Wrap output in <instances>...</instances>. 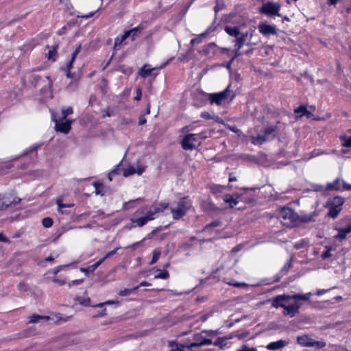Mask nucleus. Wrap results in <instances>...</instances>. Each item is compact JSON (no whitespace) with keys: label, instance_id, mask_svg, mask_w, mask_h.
I'll return each instance as SVG.
<instances>
[{"label":"nucleus","instance_id":"nucleus-1","mask_svg":"<svg viewBox=\"0 0 351 351\" xmlns=\"http://www.w3.org/2000/svg\"><path fill=\"white\" fill-rule=\"evenodd\" d=\"M202 96L204 98L208 99L211 105H216L217 106L223 108L232 101L235 97V94L230 88V86H228L221 92L215 93H203Z\"/></svg>","mask_w":351,"mask_h":351},{"label":"nucleus","instance_id":"nucleus-2","mask_svg":"<svg viewBox=\"0 0 351 351\" xmlns=\"http://www.w3.org/2000/svg\"><path fill=\"white\" fill-rule=\"evenodd\" d=\"M51 119L55 123L56 131L63 134H68L71 129V121L66 119V117L71 114L73 111H61V117L58 111H51Z\"/></svg>","mask_w":351,"mask_h":351},{"label":"nucleus","instance_id":"nucleus-3","mask_svg":"<svg viewBox=\"0 0 351 351\" xmlns=\"http://www.w3.org/2000/svg\"><path fill=\"white\" fill-rule=\"evenodd\" d=\"M29 82L34 86L43 84L40 89V93L44 98L48 99L52 97V82L49 76L42 77L38 74H31L29 76Z\"/></svg>","mask_w":351,"mask_h":351},{"label":"nucleus","instance_id":"nucleus-4","mask_svg":"<svg viewBox=\"0 0 351 351\" xmlns=\"http://www.w3.org/2000/svg\"><path fill=\"white\" fill-rule=\"evenodd\" d=\"M287 300H285L284 298H281L278 295L274 298L272 300V306L276 308H282L283 312L282 314L284 315H289L291 317H294L297 313H299V309L300 308L302 304L298 302H295L291 304L287 305L285 304Z\"/></svg>","mask_w":351,"mask_h":351},{"label":"nucleus","instance_id":"nucleus-5","mask_svg":"<svg viewBox=\"0 0 351 351\" xmlns=\"http://www.w3.org/2000/svg\"><path fill=\"white\" fill-rule=\"evenodd\" d=\"M176 206L171 208V213L174 220H179L185 216L191 208L193 202L189 196L181 197L176 203Z\"/></svg>","mask_w":351,"mask_h":351},{"label":"nucleus","instance_id":"nucleus-6","mask_svg":"<svg viewBox=\"0 0 351 351\" xmlns=\"http://www.w3.org/2000/svg\"><path fill=\"white\" fill-rule=\"evenodd\" d=\"M278 217L287 226H293L298 224V215L290 208H282L279 211Z\"/></svg>","mask_w":351,"mask_h":351},{"label":"nucleus","instance_id":"nucleus-7","mask_svg":"<svg viewBox=\"0 0 351 351\" xmlns=\"http://www.w3.org/2000/svg\"><path fill=\"white\" fill-rule=\"evenodd\" d=\"M276 125H269L265 128L263 134H258L252 138V143L254 145H262L265 142L274 140L278 134Z\"/></svg>","mask_w":351,"mask_h":351},{"label":"nucleus","instance_id":"nucleus-8","mask_svg":"<svg viewBox=\"0 0 351 351\" xmlns=\"http://www.w3.org/2000/svg\"><path fill=\"white\" fill-rule=\"evenodd\" d=\"M204 139V137L200 134H189L184 136L181 145L182 147L184 150H193L196 147V144L198 145L201 144V140Z\"/></svg>","mask_w":351,"mask_h":351},{"label":"nucleus","instance_id":"nucleus-9","mask_svg":"<svg viewBox=\"0 0 351 351\" xmlns=\"http://www.w3.org/2000/svg\"><path fill=\"white\" fill-rule=\"evenodd\" d=\"M344 202V198L341 196H335L330 199L327 203L329 208L328 215L332 219H335L341 211Z\"/></svg>","mask_w":351,"mask_h":351},{"label":"nucleus","instance_id":"nucleus-10","mask_svg":"<svg viewBox=\"0 0 351 351\" xmlns=\"http://www.w3.org/2000/svg\"><path fill=\"white\" fill-rule=\"evenodd\" d=\"M296 119L305 116L308 119L315 121L326 120L330 117L331 114L326 111H294Z\"/></svg>","mask_w":351,"mask_h":351},{"label":"nucleus","instance_id":"nucleus-11","mask_svg":"<svg viewBox=\"0 0 351 351\" xmlns=\"http://www.w3.org/2000/svg\"><path fill=\"white\" fill-rule=\"evenodd\" d=\"M281 5L278 2L269 1L264 3L260 8L259 12L263 14H265L269 17L274 16H280V10Z\"/></svg>","mask_w":351,"mask_h":351},{"label":"nucleus","instance_id":"nucleus-12","mask_svg":"<svg viewBox=\"0 0 351 351\" xmlns=\"http://www.w3.org/2000/svg\"><path fill=\"white\" fill-rule=\"evenodd\" d=\"M326 191H351V184L337 178L332 182L328 183L326 186Z\"/></svg>","mask_w":351,"mask_h":351},{"label":"nucleus","instance_id":"nucleus-13","mask_svg":"<svg viewBox=\"0 0 351 351\" xmlns=\"http://www.w3.org/2000/svg\"><path fill=\"white\" fill-rule=\"evenodd\" d=\"M259 32L265 37H269L277 34V29L275 25H270L267 21H262L258 25Z\"/></svg>","mask_w":351,"mask_h":351},{"label":"nucleus","instance_id":"nucleus-14","mask_svg":"<svg viewBox=\"0 0 351 351\" xmlns=\"http://www.w3.org/2000/svg\"><path fill=\"white\" fill-rule=\"evenodd\" d=\"M256 189H247L243 187V202L247 204L254 205L256 202L255 195Z\"/></svg>","mask_w":351,"mask_h":351},{"label":"nucleus","instance_id":"nucleus-15","mask_svg":"<svg viewBox=\"0 0 351 351\" xmlns=\"http://www.w3.org/2000/svg\"><path fill=\"white\" fill-rule=\"evenodd\" d=\"M138 27H134L132 29L124 32L123 34L119 35L114 40V49L116 50L119 49L121 45L123 43V41L130 36L132 32L138 31Z\"/></svg>","mask_w":351,"mask_h":351},{"label":"nucleus","instance_id":"nucleus-16","mask_svg":"<svg viewBox=\"0 0 351 351\" xmlns=\"http://www.w3.org/2000/svg\"><path fill=\"white\" fill-rule=\"evenodd\" d=\"M167 64V62L165 63L164 64H162L159 67H153L151 68L149 64H145L143 65L138 71V75L141 76L143 78H145L147 76L152 75V73L156 69H163L166 65Z\"/></svg>","mask_w":351,"mask_h":351},{"label":"nucleus","instance_id":"nucleus-17","mask_svg":"<svg viewBox=\"0 0 351 351\" xmlns=\"http://www.w3.org/2000/svg\"><path fill=\"white\" fill-rule=\"evenodd\" d=\"M311 295V293H308L306 294H300V293H295L293 295H278V296L281 298H284L285 300L289 301L291 300H304L308 301L310 299V297Z\"/></svg>","mask_w":351,"mask_h":351},{"label":"nucleus","instance_id":"nucleus-18","mask_svg":"<svg viewBox=\"0 0 351 351\" xmlns=\"http://www.w3.org/2000/svg\"><path fill=\"white\" fill-rule=\"evenodd\" d=\"M239 195L238 193L233 194H225L223 195V201L228 204L231 208H233L239 203Z\"/></svg>","mask_w":351,"mask_h":351},{"label":"nucleus","instance_id":"nucleus-19","mask_svg":"<svg viewBox=\"0 0 351 351\" xmlns=\"http://www.w3.org/2000/svg\"><path fill=\"white\" fill-rule=\"evenodd\" d=\"M289 344V341L280 339L277 341H273L268 343L266 346L269 350H277L287 346Z\"/></svg>","mask_w":351,"mask_h":351},{"label":"nucleus","instance_id":"nucleus-20","mask_svg":"<svg viewBox=\"0 0 351 351\" xmlns=\"http://www.w3.org/2000/svg\"><path fill=\"white\" fill-rule=\"evenodd\" d=\"M80 50H81V45H79L75 49V51L73 52L71 59L67 63V69H68V72L66 73V77H71V73L70 70L73 68V64L75 60L76 59L77 56L78 55V53L80 51Z\"/></svg>","mask_w":351,"mask_h":351},{"label":"nucleus","instance_id":"nucleus-21","mask_svg":"<svg viewBox=\"0 0 351 351\" xmlns=\"http://www.w3.org/2000/svg\"><path fill=\"white\" fill-rule=\"evenodd\" d=\"M313 339L308 335H304L297 337V342L303 347H311Z\"/></svg>","mask_w":351,"mask_h":351},{"label":"nucleus","instance_id":"nucleus-22","mask_svg":"<svg viewBox=\"0 0 351 351\" xmlns=\"http://www.w3.org/2000/svg\"><path fill=\"white\" fill-rule=\"evenodd\" d=\"M351 232V223L348 224L347 226L344 228H340L338 229V233L335 236V238L339 239L341 240L346 238L348 234Z\"/></svg>","mask_w":351,"mask_h":351},{"label":"nucleus","instance_id":"nucleus-23","mask_svg":"<svg viewBox=\"0 0 351 351\" xmlns=\"http://www.w3.org/2000/svg\"><path fill=\"white\" fill-rule=\"evenodd\" d=\"M130 220L132 223V227L133 228L143 227L148 222L147 218L145 215L137 218H132Z\"/></svg>","mask_w":351,"mask_h":351},{"label":"nucleus","instance_id":"nucleus-24","mask_svg":"<svg viewBox=\"0 0 351 351\" xmlns=\"http://www.w3.org/2000/svg\"><path fill=\"white\" fill-rule=\"evenodd\" d=\"M315 216H317V214L315 212L302 215H298V223H308L311 221H315L314 218Z\"/></svg>","mask_w":351,"mask_h":351},{"label":"nucleus","instance_id":"nucleus-25","mask_svg":"<svg viewBox=\"0 0 351 351\" xmlns=\"http://www.w3.org/2000/svg\"><path fill=\"white\" fill-rule=\"evenodd\" d=\"M200 206L204 212H213L215 210L216 207L211 202L204 200L201 202Z\"/></svg>","mask_w":351,"mask_h":351},{"label":"nucleus","instance_id":"nucleus-26","mask_svg":"<svg viewBox=\"0 0 351 351\" xmlns=\"http://www.w3.org/2000/svg\"><path fill=\"white\" fill-rule=\"evenodd\" d=\"M49 319H50V317L49 316L40 315L34 313V314L32 315L31 316H29V321H28L27 324H34V323L39 322L40 320L48 321Z\"/></svg>","mask_w":351,"mask_h":351},{"label":"nucleus","instance_id":"nucleus-27","mask_svg":"<svg viewBox=\"0 0 351 351\" xmlns=\"http://www.w3.org/2000/svg\"><path fill=\"white\" fill-rule=\"evenodd\" d=\"M215 27H213V26L208 27L204 33L201 34L199 36V37L192 39L191 41V43L193 45H196V44H199L201 42L202 37L206 36L208 34L213 32L215 30Z\"/></svg>","mask_w":351,"mask_h":351},{"label":"nucleus","instance_id":"nucleus-28","mask_svg":"<svg viewBox=\"0 0 351 351\" xmlns=\"http://www.w3.org/2000/svg\"><path fill=\"white\" fill-rule=\"evenodd\" d=\"M169 346L171 347L169 351H186V348H187L184 345L177 343L174 341H169Z\"/></svg>","mask_w":351,"mask_h":351},{"label":"nucleus","instance_id":"nucleus-29","mask_svg":"<svg viewBox=\"0 0 351 351\" xmlns=\"http://www.w3.org/2000/svg\"><path fill=\"white\" fill-rule=\"evenodd\" d=\"M138 290V287H134L130 289H124L120 290L118 293V295L120 296H127L130 294L136 293Z\"/></svg>","mask_w":351,"mask_h":351},{"label":"nucleus","instance_id":"nucleus-30","mask_svg":"<svg viewBox=\"0 0 351 351\" xmlns=\"http://www.w3.org/2000/svg\"><path fill=\"white\" fill-rule=\"evenodd\" d=\"M212 343H213V341L210 339L204 337L202 339H201L198 342H194V343H191L190 347L191 348L199 347V346H205V345H211Z\"/></svg>","mask_w":351,"mask_h":351},{"label":"nucleus","instance_id":"nucleus-31","mask_svg":"<svg viewBox=\"0 0 351 351\" xmlns=\"http://www.w3.org/2000/svg\"><path fill=\"white\" fill-rule=\"evenodd\" d=\"M201 117L206 120L213 119L217 123H223V119L219 117H212L208 111H203L201 114Z\"/></svg>","mask_w":351,"mask_h":351},{"label":"nucleus","instance_id":"nucleus-32","mask_svg":"<svg viewBox=\"0 0 351 351\" xmlns=\"http://www.w3.org/2000/svg\"><path fill=\"white\" fill-rule=\"evenodd\" d=\"M226 32L231 36H237L239 34V28L235 26H227L226 27Z\"/></svg>","mask_w":351,"mask_h":351},{"label":"nucleus","instance_id":"nucleus-33","mask_svg":"<svg viewBox=\"0 0 351 351\" xmlns=\"http://www.w3.org/2000/svg\"><path fill=\"white\" fill-rule=\"evenodd\" d=\"M221 225V221L219 220H215L213 222L206 225L204 228V231H209L213 228L218 227Z\"/></svg>","mask_w":351,"mask_h":351},{"label":"nucleus","instance_id":"nucleus-34","mask_svg":"<svg viewBox=\"0 0 351 351\" xmlns=\"http://www.w3.org/2000/svg\"><path fill=\"white\" fill-rule=\"evenodd\" d=\"M160 254H161L160 250L159 249H155L153 251V256H152V261L149 263V265H154V263H156L158 261V260L159 259Z\"/></svg>","mask_w":351,"mask_h":351},{"label":"nucleus","instance_id":"nucleus-35","mask_svg":"<svg viewBox=\"0 0 351 351\" xmlns=\"http://www.w3.org/2000/svg\"><path fill=\"white\" fill-rule=\"evenodd\" d=\"M226 337H218L217 339L213 343L215 346H219L221 348H223L226 346Z\"/></svg>","mask_w":351,"mask_h":351},{"label":"nucleus","instance_id":"nucleus-36","mask_svg":"<svg viewBox=\"0 0 351 351\" xmlns=\"http://www.w3.org/2000/svg\"><path fill=\"white\" fill-rule=\"evenodd\" d=\"M107 304H116L117 306H119L120 304V302L117 300H107L105 302L99 303V304L93 305V306L97 307V308H101Z\"/></svg>","mask_w":351,"mask_h":351},{"label":"nucleus","instance_id":"nucleus-37","mask_svg":"<svg viewBox=\"0 0 351 351\" xmlns=\"http://www.w3.org/2000/svg\"><path fill=\"white\" fill-rule=\"evenodd\" d=\"M311 347H314L317 349H321L326 346V343L324 341H315L313 339L312 340Z\"/></svg>","mask_w":351,"mask_h":351},{"label":"nucleus","instance_id":"nucleus-38","mask_svg":"<svg viewBox=\"0 0 351 351\" xmlns=\"http://www.w3.org/2000/svg\"><path fill=\"white\" fill-rule=\"evenodd\" d=\"M226 186L223 185H214L211 187V192L214 194L223 193Z\"/></svg>","mask_w":351,"mask_h":351},{"label":"nucleus","instance_id":"nucleus-39","mask_svg":"<svg viewBox=\"0 0 351 351\" xmlns=\"http://www.w3.org/2000/svg\"><path fill=\"white\" fill-rule=\"evenodd\" d=\"M53 223V221L49 217H45L42 220V225L45 228H50L52 226Z\"/></svg>","mask_w":351,"mask_h":351},{"label":"nucleus","instance_id":"nucleus-40","mask_svg":"<svg viewBox=\"0 0 351 351\" xmlns=\"http://www.w3.org/2000/svg\"><path fill=\"white\" fill-rule=\"evenodd\" d=\"M17 289L20 291L25 292V291H27L29 290V285L25 282H20L17 285Z\"/></svg>","mask_w":351,"mask_h":351},{"label":"nucleus","instance_id":"nucleus-41","mask_svg":"<svg viewBox=\"0 0 351 351\" xmlns=\"http://www.w3.org/2000/svg\"><path fill=\"white\" fill-rule=\"evenodd\" d=\"M136 173V169L134 167L130 166L129 168L124 169L123 176L124 177H128L130 175H133Z\"/></svg>","mask_w":351,"mask_h":351},{"label":"nucleus","instance_id":"nucleus-42","mask_svg":"<svg viewBox=\"0 0 351 351\" xmlns=\"http://www.w3.org/2000/svg\"><path fill=\"white\" fill-rule=\"evenodd\" d=\"M169 276V274L167 270H163L158 274L155 276V278L167 279Z\"/></svg>","mask_w":351,"mask_h":351},{"label":"nucleus","instance_id":"nucleus-43","mask_svg":"<svg viewBox=\"0 0 351 351\" xmlns=\"http://www.w3.org/2000/svg\"><path fill=\"white\" fill-rule=\"evenodd\" d=\"M121 248V247H117L115 249H114L113 250L108 252L104 257H102L103 258H104V261L108 258H110L111 256H112L113 255H114Z\"/></svg>","mask_w":351,"mask_h":351},{"label":"nucleus","instance_id":"nucleus-44","mask_svg":"<svg viewBox=\"0 0 351 351\" xmlns=\"http://www.w3.org/2000/svg\"><path fill=\"white\" fill-rule=\"evenodd\" d=\"M154 215H155V214L152 210V209H149V210H147L145 215L146 218H147L148 221L154 220L155 219Z\"/></svg>","mask_w":351,"mask_h":351},{"label":"nucleus","instance_id":"nucleus-45","mask_svg":"<svg viewBox=\"0 0 351 351\" xmlns=\"http://www.w3.org/2000/svg\"><path fill=\"white\" fill-rule=\"evenodd\" d=\"M151 111H145V114H142L138 118V125H142L143 124H145L146 122H147V120L145 117V114H149L150 113Z\"/></svg>","mask_w":351,"mask_h":351},{"label":"nucleus","instance_id":"nucleus-46","mask_svg":"<svg viewBox=\"0 0 351 351\" xmlns=\"http://www.w3.org/2000/svg\"><path fill=\"white\" fill-rule=\"evenodd\" d=\"M56 50L55 48L50 49L47 53V58L49 60H55Z\"/></svg>","mask_w":351,"mask_h":351},{"label":"nucleus","instance_id":"nucleus-47","mask_svg":"<svg viewBox=\"0 0 351 351\" xmlns=\"http://www.w3.org/2000/svg\"><path fill=\"white\" fill-rule=\"evenodd\" d=\"M83 281H84V279L73 280L71 281L70 282H69V284H68L69 287H71L72 286L80 285L83 282Z\"/></svg>","mask_w":351,"mask_h":351},{"label":"nucleus","instance_id":"nucleus-48","mask_svg":"<svg viewBox=\"0 0 351 351\" xmlns=\"http://www.w3.org/2000/svg\"><path fill=\"white\" fill-rule=\"evenodd\" d=\"M21 202V199L19 197H15L13 200L8 203V206L13 207L19 204Z\"/></svg>","mask_w":351,"mask_h":351},{"label":"nucleus","instance_id":"nucleus-49","mask_svg":"<svg viewBox=\"0 0 351 351\" xmlns=\"http://www.w3.org/2000/svg\"><path fill=\"white\" fill-rule=\"evenodd\" d=\"M68 266H69V265H59V266L55 267L52 271L53 274L54 276H56L58 274V273L60 272L63 268L66 267Z\"/></svg>","mask_w":351,"mask_h":351},{"label":"nucleus","instance_id":"nucleus-50","mask_svg":"<svg viewBox=\"0 0 351 351\" xmlns=\"http://www.w3.org/2000/svg\"><path fill=\"white\" fill-rule=\"evenodd\" d=\"M158 206V207L160 208V210H162V212H164L169 207V204L165 202H160Z\"/></svg>","mask_w":351,"mask_h":351},{"label":"nucleus","instance_id":"nucleus-51","mask_svg":"<svg viewBox=\"0 0 351 351\" xmlns=\"http://www.w3.org/2000/svg\"><path fill=\"white\" fill-rule=\"evenodd\" d=\"M343 146L346 147H351V136L344 138V142L343 143Z\"/></svg>","mask_w":351,"mask_h":351},{"label":"nucleus","instance_id":"nucleus-52","mask_svg":"<svg viewBox=\"0 0 351 351\" xmlns=\"http://www.w3.org/2000/svg\"><path fill=\"white\" fill-rule=\"evenodd\" d=\"M104 261V258H101L98 261L92 265L90 267H92L93 269L94 270L97 269L100 265H101Z\"/></svg>","mask_w":351,"mask_h":351},{"label":"nucleus","instance_id":"nucleus-53","mask_svg":"<svg viewBox=\"0 0 351 351\" xmlns=\"http://www.w3.org/2000/svg\"><path fill=\"white\" fill-rule=\"evenodd\" d=\"M57 204L59 209H62L64 208H69L72 206V205L62 203L60 200H58Z\"/></svg>","mask_w":351,"mask_h":351},{"label":"nucleus","instance_id":"nucleus-54","mask_svg":"<svg viewBox=\"0 0 351 351\" xmlns=\"http://www.w3.org/2000/svg\"><path fill=\"white\" fill-rule=\"evenodd\" d=\"M52 281L53 282H55V283L58 284L59 285H64L66 284V280H65L58 279V278H56V277H54L52 279Z\"/></svg>","mask_w":351,"mask_h":351},{"label":"nucleus","instance_id":"nucleus-55","mask_svg":"<svg viewBox=\"0 0 351 351\" xmlns=\"http://www.w3.org/2000/svg\"><path fill=\"white\" fill-rule=\"evenodd\" d=\"M64 230L62 229L61 230H58L57 232L56 233V237L53 239V241H56L64 232Z\"/></svg>","mask_w":351,"mask_h":351},{"label":"nucleus","instance_id":"nucleus-56","mask_svg":"<svg viewBox=\"0 0 351 351\" xmlns=\"http://www.w3.org/2000/svg\"><path fill=\"white\" fill-rule=\"evenodd\" d=\"M119 167H120L119 165H117L116 167L111 171L110 174L113 175V176L119 174V171H120Z\"/></svg>","mask_w":351,"mask_h":351},{"label":"nucleus","instance_id":"nucleus-57","mask_svg":"<svg viewBox=\"0 0 351 351\" xmlns=\"http://www.w3.org/2000/svg\"><path fill=\"white\" fill-rule=\"evenodd\" d=\"M105 315H106V308H104L100 312H99L96 315H95V317H104Z\"/></svg>","mask_w":351,"mask_h":351},{"label":"nucleus","instance_id":"nucleus-58","mask_svg":"<svg viewBox=\"0 0 351 351\" xmlns=\"http://www.w3.org/2000/svg\"><path fill=\"white\" fill-rule=\"evenodd\" d=\"M94 186L95 188L96 193L99 194L100 193V188H102V184L99 182H95Z\"/></svg>","mask_w":351,"mask_h":351},{"label":"nucleus","instance_id":"nucleus-59","mask_svg":"<svg viewBox=\"0 0 351 351\" xmlns=\"http://www.w3.org/2000/svg\"><path fill=\"white\" fill-rule=\"evenodd\" d=\"M141 95H142L141 89L140 88H138L136 89V95L135 96L134 99L136 101L139 100L141 97Z\"/></svg>","mask_w":351,"mask_h":351},{"label":"nucleus","instance_id":"nucleus-60","mask_svg":"<svg viewBox=\"0 0 351 351\" xmlns=\"http://www.w3.org/2000/svg\"><path fill=\"white\" fill-rule=\"evenodd\" d=\"M243 351H256V348H250L247 345H243Z\"/></svg>","mask_w":351,"mask_h":351},{"label":"nucleus","instance_id":"nucleus-61","mask_svg":"<svg viewBox=\"0 0 351 351\" xmlns=\"http://www.w3.org/2000/svg\"><path fill=\"white\" fill-rule=\"evenodd\" d=\"M0 241L9 243L10 240L1 232L0 233Z\"/></svg>","mask_w":351,"mask_h":351},{"label":"nucleus","instance_id":"nucleus-62","mask_svg":"<svg viewBox=\"0 0 351 351\" xmlns=\"http://www.w3.org/2000/svg\"><path fill=\"white\" fill-rule=\"evenodd\" d=\"M23 230H18L13 236H12V238L14 239H16V238H19L21 237V235L23 234Z\"/></svg>","mask_w":351,"mask_h":351},{"label":"nucleus","instance_id":"nucleus-63","mask_svg":"<svg viewBox=\"0 0 351 351\" xmlns=\"http://www.w3.org/2000/svg\"><path fill=\"white\" fill-rule=\"evenodd\" d=\"M8 208H10V206H8V203L7 204L5 202H3L0 205V210H5V209H7Z\"/></svg>","mask_w":351,"mask_h":351},{"label":"nucleus","instance_id":"nucleus-64","mask_svg":"<svg viewBox=\"0 0 351 351\" xmlns=\"http://www.w3.org/2000/svg\"><path fill=\"white\" fill-rule=\"evenodd\" d=\"M322 256L323 258H326L331 256V254L329 250H327V251L323 252Z\"/></svg>","mask_w":351,"mask_h":351}]
</instances>
